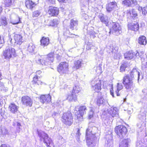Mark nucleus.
Segmentation results:
<instances>
[{"instance_id": "obj_1", "label": "nucleus", "mask_w": 147, "mask_h": 147, "mask_svg": "<svg viewBox=\"0 0 147 147\" xmlns=\"http://www.w3.org/2000/svg\"><path fill=\"white\" fill-rule=\"evenodd\" d=\"M138 75V80L142 79V77L140 78V73L136 69H133L130 73V74H127L123 77V84L127 91L132 90L134 85L133 84V80H134V75Z\"/></svg>"}, {"instance_id": "obj_17", "label": "nucleus", "mask_w": 147, "mask_h": 147, "mask_svg": "<svg viewBox=\"0 0 147 147\" xmlns=\"http://www.w3.org/2000/svg\"><path fill=\"white\" fill-rule=\"evenodd\" d=\"M51 101V98L49 94L42 95L40 97V101L42 104L49 102Z\"/></svg>"}, {"instance_id": "obj_2", "label": "nucleus", "mask_w": 147, "mask_h": 147, "mask_svg": "<svg viewBox=\"0 0 147 147\" xmlns=\"http://www.w3.org/2000/svg\"><path fill=\"white\" fill-rule=\"evenodd\" d=\"M95 128L90 127L86 130V142L88 147H94L96 145L97 138L95 136V133L92 131L93 128Z\"/></svg>"}, {"instance_id": "obj_12", "label": "nucleus", "mask_w": 147, "mask_h": 147, "mask_svg": "<svg viewBox=\"0 0 147 147\" xmlns=\"http://www.w3.org/2000/svg\"><path fill=\"white\" fill-rule=\"evenodd\" d=\"M21 102L23 105L30 107L32 106L33 104L32 100L27 96H24L22 97Z\"/></svg>"}, {"instance_id": "obj_60", "label": "nucleus", "mask_w": 147, "mask_h": 147, "mask_svg": "<svg viewBox=\"0 0 147 147\" xmlns=\"http://www.w3.org/2000/svg\"><path fill=\"white\" fill-rule=\"evenodd\" d=\"M4 113L3 112V110L2 109H0V115L2 117H3V115H4Z\"/></svg>"}, {"instance_id": "obj_49", "label": "nucleus", "mask_w": 147, "mask_h": 147, "mask_svg": "<svg viewBox=\"0 0 147 147\" xmlns=\"http://www.w3.org/2000/svg\"><path fill=\"white\" fill-rule=\"evenodd\" d=\"M4 40L3 36H1L0 35V49L3 46L4 43Z\"/></svg>"}, {"instance_id": "obj_5", "label": "nucleus", "mask_w": 147, "mask_h": 147, "mask_svg": "<svg viewBox=\"0 0 147 147\" xmlns=\"http://www.w3.org/2000/svg\"><path fill=\"white\" fill-rule=\"evenodd\" d=\"M62 121L66 125H71L73 123V117L70 112L64 113L61 117Z\"/></svg>"}, {"instance_id": "obj_29", "label": "nucleus", "mask_w": 147, "mask_h": 147, "mask_svg": "<svg viewBox=\"0 0 147 147\" xmlns=\"http://www.w3.org/2000/svg\"><path fill=\"white\" fill-rule=\"evenodd\" d=\"M117 7V3L115 1L110 2L106 5V9H113Z\"/></svg>"}, {"instance_id": "obj_51", "label": "nucleus", "mask_w": 147, "mask_h": 147, "mask_svg": "<svg viewBox=\"0 0 147 147\" xmlns=\"http://www.w3.org/2000/svg\"><path fill=\"white\" fill-rule=\"evenodd\" d=\"M40 14V12L38 10L35 11L33 13L32 16L34 17H37Z\"/></svg>"}, {"instance_id": "obj_31", "label": "nucleus", "mask_w": 147, "mask_h": 147, "mask_svg": "<svg viewBox=\"0 0 147 147\" xmlns=\"http://www.w3.org/2000/svg\"><path fill=\"white\" fill-rule=\"evenodd\" d=\"M138 43L141 45H145L147 43L146 37L144 36H140L138 38Z\"/></svg>"}, {"instance_id": "obj_56", "label": "nucleus", "mask_w": 147, "mask_h": 147, "mask_svg": "<svg viewBox=\"0 0 147 147\" xmlns=\"http://www.w3.org/2000/svg\"><path fill=\"white\" fill-rule=\"evenodd\" d=\"M142 68L143 69H147V62L142 64Z\"/></svg>"}, {"instance_id": "obj_54", "label": "nucleus", "mask_w": 147, "mask_h": 147, "mask_svg": "<svg viewBox=\"0 0 147 147\" xmlns=\"http://www.w3.org/2000/svg\"><path fill=\"white\" fill-rule=\"evenodd\" d=\"M81 135V134L80 133V130L79 129H77V132L76 133V136L77 137L78 139L79 138L80 136Z\"/></svg>"}, {"instance_id": "obj_64", "label": "nucleus", "mask_w": 147, "mask_h": 147, "mask_svg": "<svg viewBox=\"0 0 147 147\" xmlns=\"http://www.w3.org/2000/svg\"><path fill=\"white\" fill-rule=\"evenodd\" d=\"M41 73V71L40 70H38L36 71V73L37 74L39 75Z\"/></svg>"}, {"instance_id": "obj_42", "label": "nucleus", "mask_w": 147, "mask_h": 147, "mask_svg": "<svg viewBox=\"0 0 147 147\" xmlns=\"http://www.w3.org/2000/svg\"><path fill=\"white\" fill-rule=\"evenodd\" d=\"M135 52L136 57L138 58L139 57H140L141 58H142V57L143 56V55L144 53L143 51H135Z\"/></svg>"}, {"instance_id": "obj_38", "label": "nucleus", "mask_w": 147, "mask_h": 147, "mask_svg": "<svg viewBox=\"0 0 147 147\" xmlns=\"http://www.w3.org/2000/svg\"><path fill=\"white\" fill-rule=\"evenodd\" d=\"M117 90L115 92V93L117 96H119L120 95L119 93V91L123 88V86L121 83H118L117 85Z\"/></svg>"}, {"instance_id": "obj_15", "label": "nucleus", "mask_w": 147, "mask_h": 147, "mask_svg": "<svg viewBox=\"0 0 147 147\" xmlns=\"http://www.w3.org/2000/svg\"><path fill=\"white\" fill-rule=\"evenodd\" d=\"M107 112L108 113L107 115L108 116L110 117L111 116L112 117L115 116L118 113L116 107H111L107 109Z\"/></svg>"}, {"instance_id": "obj_9", "label": "nucleus", "mask_w": 147, "mask_h": 147, "mask_svg": "<svg viewBox=\"0 0 147 147\" xmlns=\"http://www.w3.org/2000/svg\"><path fill=\"white\" fill-rule=\"evenodd\" d=\"M3 55L5 58L7 59H9L13 57H15L16 52L15 49L11 47L6 48L3 52Z\"/></svg>"}, {"instance_id": "obj_47", "label": "nucleus", "mask_w": 147, "mask_h": 147, "mask_svg": "<svg viewBox=\"0 0 147 147\" xmlns=\"http://www.w3.org/2000/svg\"><path fill=\"white\" fill-rule=\"evenodd\" d=\"M59 23V22L56 19H53L50 22V25L51 26H55L57 25Z\"/></svg>"}, {"instance_id": "obj_35", "label": "nucleus", "mask_w": 147, "mask_h": 147, "mask_svg": "<svg viewBox=\"0 0 147 147\" xmlns=\"http://www.w3.org/2000/svg\"><path fill=\"white\" fill-rule=\"evenodd\" d=\"M0 23L1 25L5 26L7 24V22L6 17L4 16H2L0 18Z\"/></svg>"}, {"instance_id": "obj_39", "label": "nucleus", "mask_w": 147, "mask_h": 147, "mask_svg": "<svg viewBox=\"0 0 147 147\" xmlns=\"http://www.w3.org/2000/svg\"><path fill=\"white\" fill-rule=\"evenodd\" d=\"M81 89V88L79 86H76L74 88L72 92L75 94V96H77L78 94L80 91Z\"/></svg>"}, {"instance_id": "obj_27", "label": "nucleus", "mask_w": 147, "mask_h": 147, "mask_svg": "<svg viewBox=\"0 0 147 147\" xmlns=\"http://www.w3.org/2000/svg\"><path fill=\"white\" fill-rule=\"evenodd\" d=\"M25 3L26 6L28 9H32L36 5V4L34 3L29 0H26Z\"/></svg>"}, {"instance_id": "obj_22", "label": "nucleus", "mask_w": 147, "mask_h": 147, "mask_svg": "<svg viewBox=\"0 0 147 147\" xmlns=\"http://www.w3.org/2000/svg\"><path fill=\"white\" fill-rule=\"evenodd\" d=\"M19 107L14 103L10 104L9 109V111L13 113H16L18 110Z\"/></svg>"}, {"instance_id": "obj_37", "label": "nucleus", "mask_w": 147, "mask_h": 147, "mask_svg": "<svg viewBox=\"0 0 147 147\" xmlns=\"http://www.w3.org/2000/svg\"><path fill=\"white\" fill-rule=\"evenodd\" d=\"M59 10H48L47 13L50 16H56L58 14Z\"/></svg>"}, {"instance_id": "obj_62", "label": "nucleus", "mask_w": 147, "mask_h": 147, "mask_svg": "<svg viewBox=\"0 0 147 147\" xmlns=\"http://www.w3.org/2000/svg\"><path fill=\"white\" fill-rule=\"evenodd\" d=\"M1 147H10V146H7L5 144H2L1 146Z\"/></svg>"}, {"instance_id": "obj_43", "label": "nucleus", "mask_w": 147, "mask_h": 147, "mask_svg": "<svg viewBox=\"0 0 147 147\" xmlns=\"http://www.w3.org/2000/svg\"><path fill=\"white\" fill-rule=\"evenodd\" d=\"M101 86H91L93 90H94L96 92H98L101 90Z\"/></svg>"}, {"instance_id": "obj_7", "label": "nucleus", "mask_w": 147, "mask_h": 147, "mask_svg": "<svg viewBox=\"0 0 147 147\" xmlns=\"http://www.w3.org/2000/svg\"><path fill=\"white\" fill-rule=\"evenodd\" d=\"M69 65L66 62H61L57 67V71L61 74H66L69 72Z\"/></svg>"}, {"instance_id": "obj_59", "label": "nucleus", "mask_w": 147, "mask_h": 147, "mask_svg": "<svg viewBox=\"0 0 147 147\" xmlns=\"http://www.w3.org/2000/svg\"><path fill=\"white\" fill-rule=\"evenodd\" d=\"M43 83V82L41 81V80L39 79L38 81V82H36L35 84H37V85H41Z\"/></svg>"}, {"instance_id": "obj_11", "label": "nucleus", "mask_w": 147, "mask_h": 147, "mask_svg": "<svg viewBox=\"0 0 147 147\" xmlns=\"http://www.w3.org/2000/svg\"><path fill=\"white\" fill-rule=\"evenodd\" d=\"M109 50H107V51L109 53H112V56H113L115 59H117L119 55L118 52V47L116 46H110L108 48Z\"/></svg>"}, {"instance_id": "obj_63", "label": "nucleus", "mask_w": 147, "mask_h": 147, "mask_svg": "<svg viewBox=\"0 0 147 147\" xmlns=\"http://www.w3.org/2000/svg\"><path fill=\"white\" fill-rule=\"evenodd\" d=\"M110 93H111V95L113 97H114V94H113V89L112 90H111Z\"/></svg>"}, {"instance_id": "obj_19", "label": "nucleus", "mask_w": 147, "mask_h": 147, "mask_svg": "<svg viewBox=\"0 0 147 147\" xmlns=\"http://www.w3.org/2000/svg\"><path fill=\"white\" fill-rule=\"evenodd\" d=\"M98 17L102 22L105 24L107 26H109V21L107 16H105L102 13H100Z\"/></svg>"}, {"instance_id": "obj_8", "label": "nucleus", "mask_w": 147, "mask_h": 147, "mask_svg": "<svg viewBox=\"0 0 147 147\" xmlns=\"http://www.w3.org/2000/svg\"><path fill=\"white\" fill-rule=\"evenodd\" d=\"M115 133L121 138L123 137L126 134L127 130L126 128L123 125H118L116 127L115 129Z\"/></svg>"}, {"instance_id": "obj_61", "label": "nucleus", "mask_w": 147, "mask_h": 147, "mask_svg": "<svg viewBox=\"0 0 147 147\" xmlns=\"http://www.w3.org/2000/svg\"><path fill=\"white\" fill-rule=\"evenodd\" d=\"M142 11V14L144 15H146L147 13V11H146V10H141Z\"/></svg>"}, {"instance_id": "obj_20", "label": "nucleus", "mask_w": 147, "mask_h": 147, "mask_svg": "<svg viewBox=\"0 0 147 147\" xmlns=\"http://www.w3.org/2000/svg\"><path fill=\"white\" fill-rule=\"evenodd\" d=\"M122 2L127 6L133 7L137 4L136 0H124Z\"/></svg>"}, {"instance_id": "obj_28", "label": "nucleus", "mask_w": 147, "mask_h": 147, "mask_svg": "<svg viewBox=\"0 0 147 147\" xmlns=\"http://www.w3.org/2000/svg\"><path fill=\"white\" fill-rule=\"evenodd\" d=\"M130 141V140L128 138L123 140L120 143L119 147H128Z\"/></svg>"}, {"instance_id": "obj_18", "label": "nucleus", "mask_w": 147, "mask_h": 147, "mask_svg": "<svg viewBox=\"0 0 147 147\" xmlns=\"http://www.w3.org/2000/svg\"><path fill=\"white\" fill-rule=\"evenodd\" d=\"M125 58L127 60L131 59L136 57L135 51H132L127 52L124 54Z\"/></svg>"}, {"instance_id": "obj_33", "label": "nucleus", "mask_w": 147, "mask_h": 147, "mask_svg": "<svg viewBox=\"0 0 147 147\" xmlns=\"http://www.w3.org/2000/svg\"><path fill=\"white\" fill-rule=\"evenodd\" d=\"M77 96H75V94L72 92L70 94L68 95L67 99L69 101L74 100L75 101L77 100Z\"/></svg>"}, {"instance_id": "obj_4", "label": "nucleus", "mask_w": 147, "mask_h": 147, "mask_svg": "<svg viewBox=\"0 0 147 147\" xmlns=\"http://www.w3.org/2000/svg\"><path fill=\"white\" fill-rule=\"evenodd\" d=\"M23 37L21 34H15L13 38L9 36V41L12 46L20 45L23 42Z\"/></svg>"}, {"instance_id": "obj_34", "label": "nucleus", "mask_w": 147, "mask_h": 147, "mask_svg": "<svg viewBox=\"0 0 147 147\" xmlns=\"http://www.w3.org/2000/svg\"><path fill=\"white\" fill-rule=\"evenodd\" d=\"M131 11H130V12L129 13L131 16L132 18H133L134 21V22H137V21H138V18L137 17V14L135 12L134 10H131Z\"/></svg>"}, {"instance_id": "obj_16", "label": "nucleus", "mask_w": 147, "mask_h": 147, "mask_svg": "<svg viewBox=\"0 0 147 147\" xmlns=\"http://www.w3.org/2000/svg\"><path fill=\"white\" fill-rule=\"evenodd\" d=\"M97 104L98 106L101 105H105V104L108 102L103 97L101 94L99 96L98 95L96 100Z\"/></svg>"}, {"instance_id": "obj_36", "label": "nucleus", "mask_w": 147, "mask_h": 147, "mask_svg": "<svg viewBox=\"0 0 147 147\" xmlns=\"http://www.w3.org/2000/svg\"><path fill=\"white\" fill-rule=\"evenodd\" d=\"M78 22L77 20H75L73 19L71 20L70 28L72 30L74 29V27H76L78 25Z\"/></svg>"}, {"instance_id": "obj_45", "label": "nucleus", "mask_w": 147, "mask_h": 147, "mask_svg": "<svg viewBox=\"0 0 147 147\" xmlns=\"http://www.w3.org/2000/svg\"><path fill=\"white\" fill-rule=\"evenodd\" d=\"M142 91L143 93L144 99L147 100V88L143 89Z\"/></svg>"}, {"instance_id": "obj_58", "label": "nucleus", "mask_w": 147, "mask_h": 147, "mask_svg": "<svg viewBox=\"0 0 147 147\" xmlns=\"http://www.w3.org/2000/svg\"><path fill=\"white\" fill-rule=\"evenodd\" d=\"M48 3L52 4H54L55 2V0H46Z\"/></svg>"}, {"instance_id": "obj_21", "label": "nucleus", "mask_w": 147, "mask_h": 147, "mask_svg": "<svg viewBox=\"0 0 147 147\" xmlns=\"http://www.w3.org/2000/svg\"><path fill=\"white\" fill-rule=\"evenodd\" d=\"M136 22V24L131 23L129 24H128V29L134 31H137L139 29V25L137 21Z\"/></svg>"}, {"instance_id": "obj_26", "label": "nucleus", "mask_w": 147, "mask_h": 147, "mask_svg": "<svg viewBox=\"0 0 147 147\" xmlns=\"http://www.w3.org/2000/svg\"><path fill=\"white\" fill-rule=\"evenodd\" d=\"M101 81L98 77H97L93 79L91 82V86H101Z\"/></svg>"}, {"instance_id": "obj_3", "label": "nucleus", "mask_w": 147, "mask_h": 147, "mask_svg": "<svg viewBox=\"0 0 147 147\" xmlns=\"http://www.w3.org/2000/svg\"><path fill=\"white\" fill-rule=\"evenodd\" d=\"M38 137L41 141H43L47 147H51L52 144V141L48 135L42 131H38Z\"/></svg>"}, {"instance_id": "obj_41", "label": "nucleus", "mask_w": 147, "mask_h": 147, "mask_svg": "<svg viewBox=\"0 0 147 147\" xmlns=\"http://www.w3.org/2000/svg\"><path fill=\"white\" fill-rule=\"evenodd\" d=\"M1 131L2 134L3 135L11 134L12 133V132L8 131L5 128H3L1 129Z\"/></svg>"}, {"instance_id": "obj_50", "label": "nucleus", "mask_w": 147, "mask_h": 147, "mask_svg": "<svg viewBox=\"0 0 147 147\" xmlns=\"http://www.w3.org/2000/svg\"><path fill=\"white\" fill-rule=\"evenodd\" d=\"M12 0H5V4L6 7H8L11 4Z\"/></svg>"}, {"instance_id": "obj_6", "label": "nucleus", "mask_w": 147, "mask_h": 147, "mask_svg": "<svg viewBox=\"0 0 147 147\" xmlns=\"http://www.w3.org/2000/svg\"><path fill=\"white\" fill-rule=\"evenodd\" d=\"M53 53H50L48 54L43 61V59H39L36 60V63L39 64H41L42 65H47L48 64H50L53 62Z\"/></svg>"}, {"instance_id": "obj_53", "label": "nucleus", "mask_w": 147, "mask_h": 147, "mask_svg": "<svg viewBox=\"0 0 147 147\" xmlns=\"http://www.w3.org/2000/svg\"><path fill=\"white\" fill-rule=\"evenodd\" d=\"M17 20L16 21H15L14 22H11L12 24L15 25L20 23V18L19 17L17 16Z\"/></svg>"}, {"instance_id": "obj_25", "label": "nucleus", "mask_w": 147, "mask_h": 147, "mask_svg": "<svg viewBox=\"0 0 147 147\" xmlns=\"http://www.w3.org/2000/svg\"><path fill=\"white\" fill-rule=\"evenodd\" d=\"M107 137L108 138V139H107L105 141V147H113L112 138L111 136L108 135L107 136Z\"/></svg>"}, {"instance_id": "obj_23", "label": "nucleus", "mask_w": 147, "mask_h": 147, "mask_svg": "<svg viewBox=\"0 0 147 147\" xmlns=\"http://www.w3.org/2000/svg\"><path fill=\"white\" fill-rule=\"evenodd\" d=\"M40 45L43 47L47 46L49 44V40L47 37H43L40 40Z\"/></svg>"}, {"instance_id": "obj_44", "label": "nucleus", "mask_w": 147, "mask_h": 147, "mask_svg": "<svg viewBox=\"0 0 147 147\" xmlns=\"http://www.w3.org/2000/svg\"><path fill=\"white\" fill-rule=\"evenodd\" d=\"M94 47V46L91 42H88L87 43L86 49L87 50H89Z\"/></svg>"}, {"instance_id": "obj_46", "label": "nucleus", "mask_w": 147, "mask_h": 147, "mask_svg": "<svg viewBox=\"0 0 147 147\" xmlns=\"http://www.w3.org/2000/svg\"><path fill=\"white\" fill-rule=\"evenodd\" d=\"M127 64L124 63L120 67V70L121 71L123 72L125 71V68L127 67Z\"/></svg>"}, {"instance_id": "obj_13", "label": "nucleus", "mask_w": 147, "mask_h": 147, "mask_svg": "<svg viewBox=\"0 0 147 147\" xmlns=\"http://www.w3.org/2000/svg\"><path fill=\"white\" fill-rule=\"evenodd\" d=\"M147 112L144 109H142L140 113L138 115V117L140 120L142 122V125H143L145 127L146 123L145 122L146 120V116Z\"/></svg>"}, {"instance_id": "obj_52", "label": "nucleus", "mask_w": 147, "mask_h": 147, "mask_svg": "<svg viewBox=\"0 0 147 147\" xmlns=\"http://www.w3.org/2000/svg\"><path fill=\"white\" fill-rule=\"evenodd\" d=\"M40 79V78L38 76H36L33 78V82L34 84L38 82V81Z\"/></svg>"}, {"instance_id": "obj_40", "label": "nucleus", "mask_w": 147, "mask_h": 147, "mask_svg": "<svg viewBox=\"0 0 147 147\" xmlns=\"http://www.w3.org/2000/svg\"><path fill=\"white\" fill-rule=\"evenodd\" d=\"M92 28V29L90 30H88V29H87V33L90 35L91 38H94L96 37V33L93 31L92 29L93 28Z\"/></svg>"}, {"instance_id": "obj_14", "label": "nucleus", "mask_w": 147, "mask_h": 147, "mask_svg": "<svg viewBox=\"0 0 147 147\" xmlns=\"http://www.w3.org/2000/svg\"><path fill=\"white\" fill-rule=\"evenodd\" d=\"M113 32L116 35H118L121 33V28L119 24L113 23L112 27Z\"/></svg>"}, {"instance_id": "obj_57", "label": "nucleus", "mask_w": 147, "mask_h": 147, "mask_svg": "<svg viewBox=\"0 0 147 147\" xmlns=\"http://www.w3.org/2000/svg\"><path fill=\"white\" fill-rule=\"evenodd\" d=\"M4 86L3 83L0 82V89L1 90H4Z\"/></svg>"}, {"instance_id": "obj_32", "label": "nucleus", "mask_w": 147, "mask_h": 147, "mask_svg": "<svg viewBox=\"0 0 147 147\" xmlns=\"http://www.w3.org/2000/svg\"><path fill=\"white\" fill-rule=\"evenodd\" d=\"M82 64V60H78L75 61L73 67L76 69H78L81 67Z\"/></svg>"}, {"instance_id": "obj_48", "label": "nucleus", "mask_w": 147, "mask_h": 147, "mask_svg": "<svg viewBox=\"0 0 147 147\" xmlns=\"http://www.w3.org/2000/svg\"><path fill=\"white\" fill-rule=\"evenodd\" d=\"M60 112L59 111H54L52 114V116L53 118L55 117L59 116L60 114Z\"/></svg>"}, {"instance_id": "obj_10", "label": "nucleus", "mask_w": 147, "mask_h": 147, "mask_svg": "<svg viewBox=\"0 0 147 147\" xmlns=\"http://www.w3.org/2000/svg\"><path fill=\"white\" fill-rule=\"evenodd\" d=\"M87 111L86 107L85 106L80 107L78 111L76 110L77 114H76V112H75V113L76 115H77V118L78 121H80L82 120L83 116L84 114H86Z\"/></svg>"}, {"instance_id": "obj_24", "label": "nucleus", "mask_w": 147, "mask_h": 147, "mask_svg": "<svg viewBox=\"0 0 147 147\" xmlns=\"http://www.w3.org/2000/svg\"><path fill=\"white\" fill-rule=\"evenodd\" d=\"M10 121H12L11 123L13 126H16L17 127V132H19L22 126L20 123L16 119H13V120H10Z\"/></svg>"}, {"instance_id": "obj_55", "label": "nucleus", "mask_w": 147, "mask_h": 147, "mask_svg": "<svg viewBox=\"0 0 147 147\" xmlns=\"http://www.w3.org/2000/svg\"><path fill=\"white\" fill-rule=\"evenodd\" d=\"M93 111L92 109H91L89 114V118L91 119L93 117Z\"/></svg>"}, {"instance_id": "obj_30", "label": "nucleus", "mask_w": 147, "mask_h": 147, "mask_svg": "<svg viewBox=\"0 0 147 147\" xmlns=\"http://www.w3.org/2000/svg\"><path fill=\"white\" fill-rule=\"evenodd\" d=\"M35 46L32 43H30L28 45L27 50L30 53H34L35 52Z\"/></svg>"}]
</instances>
